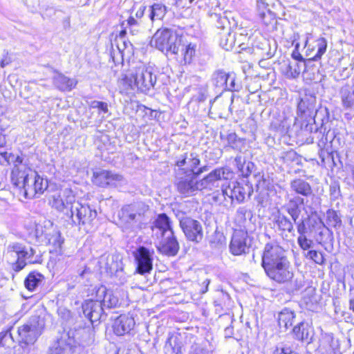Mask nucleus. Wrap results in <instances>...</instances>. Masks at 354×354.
Wrapping results in <instances>:
<instances>
[{
    "label": "nucleus",
    "instance_id": "1",
    "mask_svg": "<svg viewBox=\"0 0 354 354\" xmlns=\"http://www.w3.org/2000/svg\"><path fill=\"white\" fill-rule=\"evenodd\" d=\"M261 266L270 279L279 283L289 281L294 275L285 250L277 243L266 244L261 256Z\"/></svg>",
    "mask_w": 354,
    "mask_h": 354
},
{
    "label": "nucleus",
    "instance_id": "2",
    "mask_svg": "<svg viewBox=\"0 0 354 354\" xmlns=\"http://www.w3.org/2000/svg\"><path fill=\"white\" fill-rule=\"evenodd\" d=\"M157 80L153 68L142 63H133L129 68L121 75L120 83L126 89L137 88L140 92L147 93L154 88Z\"/></svg>",
    "mask_w": 354,
    "mask_h": 354
},
{
    "label": "nucleus",
    "instance_id": "3",
    "mask_svg": "<svg viewBox=\"0 0 354 354\" xmlns=\"http://www.w3.org/2000/svg\"><path fill=\"white\" fill-rule=\"evenodd\" d=\"M149 211V205L142 201L124 205L118 214L123 230L136 232L142 229L147 223Z\"/></svg>",
    "mask_w": 354,
    "mask_h": 354
},
{
    "label": "nucleus",
    "instance_id": "4",
    "mask_svg": "<svg viewBox=\"0 0 354 354\" xmlns=\"http://www.w3.org/2000/svg\"><path fill=\"white\" fill-rule=\"evenodd\" d=\"M7 255L17 257L12 263V268L15 272H19L27 263H39L41 261V257L37 254L35 248L26 245L21 243H12L7 248Z\"/></svg>",
    "mask_w": 354,
    "mask_h": 354
},
{
    "label": "nucleus",
    "instance_id": "5",
    "mask_svg": "<svg viewBox=\"0 0 354 354\" xmlns=\"http://www.w3.org/2000/svg\"><path fill=\"white\" fill-rule=\"evenodd\" d=\"M151 44L162 53L176 55L181 46V39L171 28H160L153 35Z\"/></svg>",
    "mask_w": 354,
    "mask_h": 354
},
{
    "label": "nucleus",
    "instance_id": "6",
    "mask_svg": "<svg viewBox=\"0 0 354 354\" xmlns=\"http://www.w3.org/2000/svg\"><path fill=\"white\" fill-rule=\"evenodd\" d=\"M97 213L95 209L92 208L88 204H83L75 199L71 207L70 214L68 217L71 219L72 223L78 225L80 228L89 232L93 227V222L97 217Z\"/></svg>",
    "mask_w": 354,
    "mask_h": 354
},
{
    "label": "nucleus",
    "instance_id": "7",
    "mask_svg": "<svg viewBox=\"0 0 354 354\" xmlns=\"http://www.w3.org/2000/svg\"><path fill=\"white\" fill-rule=\"evenodd\" d=\"M45 326V320L39 315H32L23 326L18 328V341L26 345L35 342Z\"/></svg>",
    "mask_w": 354,
    "mask_h": 354
},
{
    "label": "nucleus",
    "instance_id": "8",
    "mask_svg": "<svg viewBox=\"0 0 354 354\" xmlns=\"http://www.w3.org/2000/svg\"><path fill=\"white\" fill-rule=\"evenodd\" d=\"M175 173L174 185L180 194L187 197L200 191L198 180L192 170L185 171V168H180L176 169Z\"/></svg>",
    "mask_w": 354,
    "mask_h": 354
},
{
    "label": "nucleus",
    "instance_id": "9",
    "mask_svg": "<svg viewBox=\"0 0 354 354\" xmlns=\"http://www.w3.org/2000/svg\"><path fill=\"white\" fill-rule=\"evenodd\" d=\"M180 227L187 241L198 244L203 239V228L200 221L189 216L183 217L180 220Z\"/></svg>",
    "mask_w": 354,
    "mask_h": 354
},
{
    "label": "nucleus",
    "instance_id": "10",
    "mask_svg": "<svg viewBox=\"0 0 354 354\" xmlns=\"http://www.w3.org/2000/svg\"><path fill=\"white\" fill-rule=\"evenodd\" d=\"M252 243V239L246 230L240 229L234 230L229 249L232 254L239 256L249 253Z\"/></svg>",
    "mask_w": 354,
    "mask_h": 354
},
{
    "label": "nucleus",
    "instance_id": "11",
    "mask_svg": "<svg viewBox=\"0 0 354 354\" xmlns=\"http://www.w3.org/2000/svg\"><path fill=\"white\" fill-rule=\"evenodd\" d=\"M153 249L145 246H139L133 252L138 273L144 275L151 272L153 269Z\"/></svg>",
    "mask_w": 354,
    "mask_h": 354
},
{
    "label": "nucleus",
    "instance_id": "12",
    "mask_svg": "<svg viewBox=\"0 0 354 354\" xmlns=\"http://www.w3.org/2000/svg\"><path fill=\"white\" fill-rule=\"evenodd\" d=\"M221 191L225 199L227 197L231 201L236 200L240 203L244 201L246 196H250L253 192V189L248 185L231 182L227 185L222 184Z\"/></svg>",
    "mask_w": 354,
    "mask_h": 354
},
{
    "label": "nucleus",
    "instance_id": "13",
    "mask_svg": "<svg viewBox=\"0 0 354 354\" xmlns=\"http://www.w3.org/2000/svg\"><path fill=\"white\" fill-rule=\"evenodd\" d=\"M273 227L283 240L295 236L293 222L287 216L277 210L272 214Z\"/></svg>",
    "mask_w": 354,
    "mask_h": 354
},
{
    "label": "nucleus",
    "instance_id": "14",
    "mask_svg": "<svg viewBox=\"0 0 354 354\" xmlns=\"http://www.w3.org/2000/svg\"><path fill=\"white\" fill-rule=\"evenodd\" d=\"M82 310L85 317L91 323L104 321L107 314L100 303V300L87 299L82 304Z\"/></svg>",
    "mask_w": 354,
    "mask_h": 354
},
{
    "label": "nucleus",
    "instance_id": "15",
    "mask_svg": "<svg viewBox=\"0 0 354 354\" xmlns=\"http://www.w3.org/2000/svg\"><path fill=\"white\" fill-rule=\"evenodd\" d=\"M312 122L307 123L304 127L301 128L304 136H306V142L312 144L315 141L320 149L325 147L327 143V136L324 135L326 129L321 127L319 128L315 122V120L311 118Z\"/></svg>",
    "mask_w": 354,
    "mask_h": 354
},
{
    "label": "nucleus",
    "instance_id": "16",
    "mask_svg": "<svg viewBox=\"0 0 354 354\" xmlns=\"http://www.w3.org/2000/svg\"><path fill=\"white\" fill-rule=\"evenodd\" d=\"M230 171L223 167L215 169L211 171L207 176L201 180H198L200 190L208 189L214 190L220 186L223 180H227Z\"/></svg>",
    "mask_w": 354,
    "mask_h": 354
},
{
    "label": "nucleus",
    "instance_id": "17",
    "mask_svg": "<svg viewBox=\"0 0 354 354\" xmlns=\"http://www.w3.org/2000/svg\"><path fill=\"white\" fill-rule=\"evenodd\" d=\"M93 183L102 187H118L124 182L122 175L107 170H101L93 173Z\"/></svg>",
    "mask_w": 354,
    "mask_h": 354
},
{
    "label": "nucleus",
    "instance_id": "18",
    "mask_svg": "<svg viewBox=\"0 0 354 354\" xmlns=\"http://www.w3.org/2000/svg\"><path fill=\"white\" fill-rule=\"evenodd\" d=\"M179 249V243L174 231H167L166 235L162 236V239L158 247V251L168 257H174L178 254Z\"/></svg>",
    "mask_w": 354,
    "mask_h": 354
},
{
    "label": "nucleus",
    "instance_id": "19",
    "mask_svg": "<svg viewBox=\"0 0 354 354\" xmlns=\"http://www.w3.org/2000/svg\"><path fill=\"white\" fill-rule=\"evenodd\" d=\"M64 198L59 194L53 195L50 203L53 208L60 212H63L68 216L70 214L71 207L75 199V196L72 194L71 190H65L64 192Z\"/></svg>",
    "mask_w": 354,
    "mask_h": 354
},
{
    "label": "nucleus",
    "instance_id": "20",
    "mask_svg": "<svg viewBox=\"0 0 354 354\" xmlns=\"http://www.w3.org/2000/svg\"><path fill=\"white\" fill-rule=\"evenodd\" d=\"M47 224L50 227V230L46 232V240L44 243L52 245L53 251L57 254L62 255V245L64 242V239L62 236L59 230L56 227H54L50 221H48Z\"/></svg>",
    "mask_w": 354,
    "mask_h": 354
},
{
    "label": "nucleus",
    "instance_id": "21",
    "mask_svg": "<svg viewBox=\"0 0 354 354\" xmlns=\"http://www.w3.org/2000/svg\"><path fill=\"white\" fill-rule=\"evenodd\" d=\"M34 176V171L26 165H21L18 167H13L11 172V181L13 185L19 189L24 186L27 180Z\"/></svg>",
    "mask_w": 354,
    "mask_h": 354
},
{
    "label": "nucleus",
    "instance_id": "22",
    "mask_svg": "<svg viewBox=\"0 0 354 354\" xmlns=\"http://www.w3.org/2000/svg\"><path fill=\"white\" fill-rule=\"evenodd\" d=\"M96 296L97 299L100 300L102 306L104 307V310L116 308L119 306L118 295L112 290H107L104 286H101L98 288Z\"/></svg>",
    "mask_w": 354,
    "mask_h": 354
},
{
    "label": "nucleus",
    "instance_id": "23",
    "mask_svg": "<svg viewBox=\"0 0 354 354\" xmlns=\"http://www.w3.org/2000/svg\"><path fill=\"white\" fill-rule=\"evenodd\" d=\"M135 325L134 319L129 315H120L113 324V333L118 335H124L130 332Z\"/></svg>",
    "mask_w": 354,
    "mask_h": 354
},
{
    "label": "nucleus",
    "instance_id": "24",
    "mask_svg": "<svg viewBox=\"0 0 354 354\" xmlns=\"http://www.w3.org/2000/svg\"><path fill=\"white\" fill-rule=\"evenodd\" d=\"M307 203L305 202L304 198L295 196L290 198L287 203L284 205V208L287 213L290 216L293 222H296L299 219L301 214V205H304Z\"/></svg>",
    "mask_w": 354,
    "mask_h": 354
},
{
    "label": "nucleus",
    "instance_id": "25",
    "mask_svg": "<svg viewBox=\"0 0 354 354\" xmlns=\"http://www.w3.org/2000/svg\"><path fill=\"white\" fill-rule=\"evenodd\" d=\"M290 190L298 196L309 197L313 195L310 183L301 178H295L290 183Z\"/></svg>",
    "mask_w": 354,
    "mask_h": 354
},
{
    "label": "nucleus",
    "instance_id": "26",
    "mask_svg": "<svg viewBox=\"0 0 354 354\" xmlns=\"http://www.w3.org/2000/svg\"><path fill=\"white\" fill-rule=\"evenodd\" d=\"M100 263L101 268H104L110 274H113L122 269V261L118 255L102 257Z\"/></svg>",
    "mask_w": 354,
    "mask_h": 354
},
{
    "label": "nucleus",
    "instance_id": "27",
    "mask_svg": "<svg viewBox=\"0 0 354 354\" xmlns=\"http://www.w3.org/2000/svg\"><path fill=\"white\" fill-rule=\"evenodd\" d=\"M295 338L299 341L310 344L313 337V330L308 323L299 322L292 328Z\"/></svg>",
    "mask_w": 354,
    "mask_h": 354
},
{
    "label": "nucleus",
    "instance_id": "28",
    "mask_svg": "<svg viewBox=\"0 0 354 354\" xmlns=\"http://www.w3.org/2000/svg\"><path fill=\"white\" fill-rule=\"evenodd\" d=\"M305 68V63L288 60L282 65L281 71L287 78L296 79L299 76L301 70Z\"/></svg>",
    "mask_w": 354,
    "mask_h": 354
},
{
    "label": "nucleus",
    "instance_id": "29",
    "mask_svg": "<svg viewBox=\"0 0 354 354\" xmlns=\"http://www.w3.org/2000/svg\"><path fill=\"white\" fill-rule=\"evenodd\" d=\"M201 160L198 156L195 153H187L180 156L176 162L178 169L185 168V171L195 172V169L200 165Z\"/></svg>",
    "mask_w": 354,
    "mask_h": 354
},
{
    "label": "nucleus",
    "instance_id": "30",
    "mask_svg": "<svg viewBox=\"0 0 354 354\" xmlns=\"http://www.w3.org/2000/svg\"><path fill=\"white\" fill-rule=\"evenodd\" d=\"M316 99L314 96H306L300 100L297 105V111L301 116L312 117L316 110Z\"/></svg>",
    "mask_w": 354,
    "mask_h": 354
},
{
    "label": "nucleus",
    "instance_id": "31",
    "mask_svg": "<svg viewBox=\"0 0 354 354\" xmlns=\"http://www.w3.org/2000/svg\"><path fill=\"white\" fill-rule=\"evenodd\" d=\"M53 84L60 91H71L77 84L75 79L69 78L62 73H57L53 78Z\"/></svg>",
    "mask_w": 354,
    "mask_h": 354
},
{
    "label": "nucleus",
    "instance_id": "32",
    "mask_svg": "<svg viewBox=\"0 0 354 354\" xmlns=\"http://www.w3.org/2000/svg\"><path fill=\"white\" fill-rule=\"evenodd\" d=\"M181 351V342L177 334L169 333L164 346L165 354H178Z\"/></svg>",
    "mask_w": 354,
    "mask_h": 354
},
{
    "label": "nucleus",
    "instance_id": "33",
    "mask_svg": "<svg viewBox=\"0 0 354 354\" xmlns=\"http://www.w3.org/2000/svg\"><path fill=\"white\" fill-rule=\"evenodd\" d=\"M234 162L240 174L244 178L248 177L255 167V165L252 162L247 161L241 154L236 156Z\"/></svg>",
    "mask_w": 354,
    "mask_h": 354
},
{
    "label": "nucleus",
    "instance_id": "34",
    "mask_svg": "<svg viewBox=\"0 0 354 354\" xmlns=\"http://www.w3.org/2000/svg\"><path fill=\"white\" fill-rule=\"evenodd\" d=\"M72 339L68 341L60 339L51 348V354H72L75 352V346L72 344Z\"/></svg>",
    "mask_w": 354,
    "mask_h": 354
},
{
    "label": "nucleus",
    "instance_id": "35",
    "mask_svg": "<svg viewBox=\"0 0 354 354\" xmlns=\"http://www.w3.org/2000/svg\"><path fill=\"white\" fill-rule=\"evenodd\" d=\"M295 318V312L289 308H285L278 314V324L280 328L287 330L292 326Z\"/></svg>",
    "mask_w": 354,
    "mask_h": 354
},
{
    "label": "nucleus",
    "instance_id": "36",
    "mask_svg": "<svg viewBox=\"0 0 354 354\" xmlns=\"http://www.w3.org/2000/svg\"><path fill=\"white\" fill-rule=\"evenodd\" d=\"M44 277L37 271L30 272L24 280L26 288L30 291H35L36 288L43 282Z\"/></svg>",
    "mask_w": 354,
    "mask_h": 354
},
{
    "label": "nucleus",
    "instance_id": "37",
    "mask_svg": "<svg viewBox=\"0 0 354 354\" xmlns=\"http://www.w3.org/2000/svg\"><path fill=\"white\" fill-rule=\"evenodd\" d=\"M230 77V73L225 72L223 69H217L211 76V82L215 87L224 88Z\"/></svg>",
    "mask_w": 354,
    "mask_h": 354
},
{
    "label": "nucleus",
    "instance_id": "38",
    "mask_svg": "<svg viewBox=\"0 0 354 354\" xmlns=\"http://www.w3.org/2000/svg\"><path fill=\"white\" fill-rule=\"evenodd\" d=\"M149 17L151 21L155 20H162L165 16L167 9V7L161 3H155L149 7Z\"/></svg>",
    "mask_w": 354,
    "mask_h": 354
},
{
    "label": "nucleus",
    "instance_id": "39",
    "mask_svg": "<svg viewBox=\"0 0 354 354\" xmlns=\"http://www.w3.org/2000/svg\"><path fill=\"white\" fill-rule=\"evenodd\" d=\"M154 227L159 230L161 235H166L167 231H173L169 218L166 214H160L154 221Z\"/></svg>",
    "mask_w": 354,
    "mask_h": 354
},
{
    "label": "nucleus",
    "instance_id": "40",
    "mask_svg": "<svg viewBox=\"0 0 354 354\" xmlns=\"http://www.w3.org/2000/svg\"><path fill=\"white\" fill-rule=\"evenodd\" d=\"M180 47L185 64L192 63L196 55V44L189 43L186 45H181Z\"/></svg>",
    "mask_w": 354,
    "mask_h": 354
},
{
    "label": "nucleus",
    "instance_id": "41",
    "mask_svg": "<svg viewBox=\"0 0 354 354\" xmlns=\"http://www.w3.org/2000/svg\"><path fill=\"white\" fill-rule=\"evenodd\" d=\"M323 227L319 228V232L316 237L317 242L324 245L330 241H331L333 239V232L326 227L324 223H322Z\"/></svg>",
    "mask_w": 354,
    "mask_h": 354
},
{
    "label": "nucleus",
    "instance_id": "42",
    "mask_svg": "<svg viewBox=\"0 0 354 354\" xmlns=\"http://www.w3.org/2000/svg\"><path fill=\"white\" fill-rule=\"evenodd\" d=\"M303 256L307 259L313 261L314 263L319 265H324L325 263L324 254L322 252L316 250H310L307 252H303Z\"/></svg>",
    "mask_w": 354,
    "mask_h": 354
},
{
    "label": "nucleus",
    "instance_id": "43",
    "mask_svg": "<svg viewBox=\"0 0 354 354\" xmlns=\"http://www.w3.org/2000/svg\"><path fill=\"white\" fill-rule=\"evenodd\" d=\"M126 30L122 31L120 32V37L116 41L117 42V48L120 53L122 54L123 57L125 52L128 55H131L133 53V45L129 41H126L122 37L123 32H125Z\"/></svg>",
    "mask_w": 354,
    "mask_h": 354
},
{
    "label": "nucleus",
    "instance_id": "44",
    "mask_svg": "<svg viewBox=\"0 0 354 354\" xmlns=\"http://www.w3.org/2000/svg\"><path fill=\"white\" fill-rule=\"evenodd\" d=\"M31 180V183H34L35 194H41L48 187V180L40 177L35 171L34 176Z\"/></svg>",
    "mask_w": 354,
    "mask_h": 354
},
{
    "label": "nucleus",
    "instance_id": "45",
    "mask_svg": "<svg viewBox=\"0 0 354 354\" xmlns=\"http://www.w3.org/2000/svg\"><path fill=\"white\" fill-rule=\"evenodd\" d=\"M48 221L44 222V225L37 224L34 230V236L37 242L44 243L46 240V232L50 230V227L47 224Z\"/></svg>",
    "mask_w": 354,
    "mask_h": 354
},
{
    "label": "nucleus",
    "instance_id": "46",
    "mask_svg": "<svg viewBox=\"0 0 354 354\" xmlns=\"http://www.w3.org/2000/svg\"><path fill=\"white\" fill-rule=\"evenodd\" d=\"M326 222L330 227L339 228L342 225V220L337 212L328 209L326 212Z\"/></svg>",
    "mask_w": 354,
    "mask_h": 354
},
{
    "label": "nucleus",
    "instance_id": "47",
    "mask_svg": "<svg viewBox=\"0 0 354 354\" xmlns=\"http://www.w3.org/2000/svg\"><path fill=\"white\" fill-rule=\"evenodd\" d=\"M342 101L343 105L347 109H354V91L348 88L341 91Z\"/></svg>",
    "mask_w": 354,
    "mask_h": 354
},
{
    "label": "nucleus",
    "instance_id": "48",
    "mask_svg": "<svg viewBox=\"0 0 354 354\" xmlns=\"http://www.w3.org/2000/svg\"><path fill=\"white\" fill-rule=\"evenodd\" d=\"M316 46L317 52L312 58L313 61H317L321 59L322 56L326 53L327 48V41L324 37H319L316 40Z\"/></svg>",
    "mask_w": 354,
    "mask_h": 354
},
{
    "label": "nucleus",
    "instance_id": "49",
    "mask_svg": "<svg viewBox=\"0 0 354 354\" xmlns=\"http://www.w3.org/2000/svg\"><path fill=\"white\" fill-rule=\"evenodd\" d=\"M223 234L216 230L209 239V245L212 248H220L225 242Z\"/></svg>",
    "mask_w": 354,
    "mask_h": 354
},
{
    "label": "nucleus",
    "instance_id": "50",
    "mask_svg": "<svg viewBox=\"0 0 354 354\" xmlns=\"http://www.w3.org/2000/svg\"><path fill=\"white\" fill-rule=\"evenodd\" d=\"M241 88V84L236 81L235 75L230 73V77H229L227 84H225L223 90L231 92H239Z\"/></svg>",
    "mask_w": 354,
    "mask_h": 354
},
{
    "label": "nucleus",
    "instance_id": "51",
    "mask_svg": "<svg viewBox=\"0 0 354 354\" xmlns=\"http://www.w3.org/2000/svg\"><path fill=\"white\" fill-rule=\"evenodd\" d=\"M297 243L303 252H307L313 248V241L307 238L306 235L299 236L297 237Z\"/></svg>",
    "mask_w": 354,
    "mask_h": 354
},
{
    "label": "nucleus",
    "instance_id": "52",
    "mask_svg": "<svg viewBox=\"0 0 354 354\" xmlns=\"http://www.w3.org/2000/svg\"><path fill=\"white\" fill-rule=\"evenodd\" d=\"M8 126H9L8 119L4 115H0V147H3L6 144V138H5V135L3 133V132L7 129V127Z\"/></svg>",
    "mask_w": 354,
    "mask_h": 354
},
{
    "label": "nucleus",
    "instance_id": "53",
    "mask_svg": "<svg viewBox=\"0 0 354 354\" xmlns=\"http://www.w3.org/2000/svg\"><path fill=\"white\" fill-rule=\"evenodd\" d=\"M254 178L256 180V187L257 191L267 189L268 185L270 184L269 180L265 177L264 174H261L258 173L254 175Z\"/></svg>",
    "mask_w": 354,
    "mask_h": 354
},
{
    "label": "nucleus",
    "instance_id": "54",
    "mask_svg": "<svg viewBox=\"0 0 354 354\" xmlns=\"http://www.w3.org/2000/svg\"><path fill=\"white\" fill-rule=\"evenodd\" d=\"M34 183H31V180H27L24 186H21L19 189L24 192V195L26 198H32L35 196Z\"/></svg>",
    "mask_w": 354,
    "mask_h": 354
},
{
    "label": "nucleus",
    "instance_id": "55",
    "mask_svg": "<svg viewBox=\"0 0 354 354\" xmlns=\"http://www.w3.org/2000/svg\"><path fill=\"white\" fill-rule=\"evenodd\" d=\"M310 219V216L308 215L306 218H302L300 220L296 221V222H293V223L296 224L297 230L299 234V236L306 235L307 233V222Z\"/></svg>",
    "mask_w": 354,
    "mask_h": 354
},
{
    "label": "nucleus",
    "instance_id": "56",
    "mask_svg": "<svg viewBox=\"0 0 354 354\" xmlns=\"http://www.w3.org/2000/svg\"><path fill=\"white\" fill-rule=\"evenodd\" d=\"M12 341V336L9 331L7 330L0 333V346H10V344Z\"/></svg>",
    "mask_w": 354,
    "mask_h": 354
},
{
    "label": "nucleus",
    "instance_id": "57",
    "mask_svg": "<svg viewBox=\"0 0 354 354\" xmlns=\"http://www.w3.org/2000/svg\"><path fill=\"white\" fill-rule=\"evenodd\" d=\"M6 162L8 165L13 164L14 167H18L21 165H24L23 162V158L19 156H15L12 153H8L7 156V161Z\"/></svg>",
    "mask_w": 354,
    "mask_h": 354
},
{
    "label": "nucleus",
    "instance_id": "58",
    "mask_svg": "<svg viewBox=\"0 0 354 354\" xmlns=\"http://www.w3.org/2000/svg\"><path fill=\"white\" fill-rule=\"evenodd\" d=\"M273 354H299L288 345H283L281 347H277Z\"/></svg>",
    "mask_w": 354,
    "mask_h": 354
},
{
    "label": "nucleus",
    "instance_id": "59",
    "mask_svg": "<svg viewBox=\"0 0 354 354\" xmlns=\"http://www.w3.org/2000/svg\"><path fill=\"white\" fill-rule=\"evenodd\" d=\"M188 354H209V351L198 344H194L191 346Z\"/></svg>",
    "mask_w": 354,
    "mask_h": 354
},
{
    "label": "nucleus",
    "instance_id": "60",
    "mask_svg": "<svg viewBox=\"0 0 354 354\" xmlns=\"http://www.w3.org/2000/svg\"><path fill=\"white\" fill-rule=\"evenodd\" d=\"M90 106L91 108L98 109L103 113H107L109 111L107 103L104 102L94 100L91 102Z\"/></svg>",
    "mask_w": 354,
    "mask_h": 354
},
{
    "label": "nucleus",
    "instance_id": "61",
    "mask_svg": "<svg viewBox=\"0 0 354 354\" xmlns=\"http://www.w3.org/2000/svg\"><path fill=\"white\" fill-rule=\"evenodd\" d=\"M58 315L65 322H68L71 318V313L69 310L64 307H59L57 309Z\"/></svg>",
    "mask_w": 354,
    "mask_h": 354
},
{
    "label": "nucleus",
    "instance_id": "62",
    "mask_svg": "<svg viewBox=\"0 0 354 354\" xmlns=\"http://www.w3.org/2000/svg\"><path fill=\"white\" fill-rule=\"evenodd\" d=\"M283 159L284 162H291L297 160L298 159V156L295 151L290 150L284 153Z\"/></svg>",
    "mask_w": 354,
    "mask_h": 354
},
{
    "label": "nucleus",
    "instance_id": "63",
    "mask_svg": "<svg viewBox=\"0 0 354 354\" xmlns=\"http://www.w3.org/2000/svg\"><path fill=\"white\" fill-rule=\"evenodd\" d=\"M298 48H299V44H297V45L295 46V48L294 49V50L292 51V53L291 54V57L293 59L292 61H297L299 62L305 63V59L303 57V56L301 55V53L299 52Z\"/></svg>",
    "mask_w": 354,
    "mask_h": 354
},
{
    "label": "nucleus",
    "instance_id": "64",
    "mask_svg": "<svg viewBox=\"0 0 354 354\" xmlns=\"http://www.w3.org/2000/svg\"><path fill=\"white\" fill-rule=\"evenodd\" d=\"M236 216L241 220L245 221L246 219L247 214H250V212L245 207H239L236 210Z\"/></svg>",
    "mask_w": 354,
    "mask_h": 354
}]
</instances>
